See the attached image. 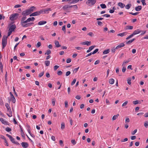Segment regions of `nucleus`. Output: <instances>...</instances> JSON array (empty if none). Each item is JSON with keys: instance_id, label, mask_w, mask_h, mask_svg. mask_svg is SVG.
<instances>
[{"instance_id": "obj_1", "label": "nucleus", "mask_w": 148, "mask_h": 148, "mask_svg": "<svg viewBox=\"0 0 148 148\" xmlns=\"http://www.w3.org/2000/svg\"><path fill=\"white\" fill-rule=\"evenodd\" d=\"M72 6L69 5H66L63 6L62 9L65 11V12H69L71 9Z\"/></svg>"}, {"instance_id": "obj_2", "label": "nucleus", "mask_w": 148, "mask_h": 148, "mask_svg": "<svg viewBox=\"0 0 148 148\" xmlns=\"http://www.w3.org/2000/svg\"><path fill=\"white\" fill-rule=\"evenodd\" d=\"M18 15L19 14L17 13L11 14L10 16V19L12 21L16 19Z\"/></svg>"}, {"instance_id": "obj_3", "label": "nucleus", "mask_w": 148, "mask_h": 148, "mask_svg": "<svg viewBox=\"0 0 148 148\" xmlns=\"http://www.w3.org/2000/svg\"><path fill=\"white\" fill-rule=\"evenodd\" d=\"M96 3V1L95 0H88L86 2L88 5L90 6L93 5Z\"/></svg>"}, {"instance_id": "obj_4", "label": "nucleus", "mask_w": 148, "mask_h": 148, "mask_svg": "<svg viewBox=\"0 0 148 148\" xmlns=\"http://www.w3.org/2000/svg\"><path fill=\"white\" fill-rule=\"evenodd\" d=\"M29 11L28 9L23 11L22 13V15L23 16H27L30 14Z\"/></svg>"}, {"instance_id": "obj_5", "label": "nucleus", "mask_w": 148, "mask_h": 148, "mask_svg": "<svg viewBox=\"0 0 148 148\" xmlns=\"http://www.w3.org/2000/svg\"><path fill=\"white\" fill-rule=\"evenodd\" d=\"M33 24H34L33 23H23L21 24V25L23 27H26L30 26Z\"/></svg>"}, {"instance_id": "obj_6", "label": "nucleus", "mask_w": 148, "mask_h": 148, "mask_svg": "<svg viewBox=\"0 0 148 148\" xmlns=\"http://www.w3.org/2000/svg\"><path fill=\"white\" fill-rule=\"evenodd\" d=\"M26 16H23L21 21V24L23 23H27V22H25L27 20L25 21L26 19Z\"/></svg>"}, {"instance_id": "obj_7", "label": "nucleus", "mask_w": 148, "mask_h": 148, "mask_svg": "<svg viewBox=\"0 0 148 148\" xmlns=\"http://www.w3.org/2000/svg\"><path fill=\"white\" fill-rule=\"evenodd\" d=\"M0 121L4 125H9V123L8 122L6 121H5L4 119L0 117Z\"/></svg>"}, {"instance_id": "obj_8", "label": "nucleus", "mask_w": 148, "mask_h": 148, "mask_svg": "<svg viewBox=\"0 0 148 148\" xmlns=\"http://www.w3.org/2000/svg\"><path fill=\"white\" fill-rule=\"evenodd\" d=\"M10 94L11 97V99L12 100L13 103H15L16 101V100L15 99L13 95L12 92H10Z\"/></svg>"}, {"instance_id": "obj_9", "label": "nucleus", "mask_w": 148, "mask_h": 148, "mask_svg": "<svg viewBox=\"0 0 148 148\" xmlns=\"http://www.w3.org/2000/svg\"><path fill=\"white\" fill-rule=\"evenodd\" d=\"M91 42L90 41H86L80 43L82 45H86L87 46H89L91 45Z\"/></svg>"}, {"instance_id": "obj_10", "label": "nucleus", "mask_w": 148, "mask_h": 148, "mask_svg": "<svg viewBox=\"0 0 148 148\" xmlns=\"http://www.w3.org/2000/svg\"><path fill=\"white\" fill-rule=\"evenodd\" d=\"M21 144L24 148H27L29 146L27 142H22Z\"/></svg>"}, {"instance_id": "obj_11", "label": "nucleus", "mask_w": 148, "mask_h": 148, "mask_svg": "<svg viewBox=\"0 0 148 148\" xmlns=\"http://www.w3.org/2000/svg\"><path fill=\"white\" fill-rule=\"evenodd\" d=\"M44 11V13L45 14H48L49 12V11H51V8H47L45 9H43Z\"/></svg>"}, {"instance_id": "obj_12", "label": "nucleus", "mask_w": 148, "mask_h": 148, "mask_svg": "<svg viewBox=\"0 0 148 148\" xmlns=\"http://www.w3.org/2000/svg\"><path fill=\"white\" fill-rule=\"evenodd\" d=\"M16 28V26L15 24L12 25L10 27L9 31H11L12 32L14 31V29Z\"/></svg>"}, {"instance_id": "obj_13", "label": "nucleus", "mask_w": 148, "mask_h": 148, "mask_svg": "<svg viewBox=\"0 0 148 148\" xmlns=\"http://www.w3.org/2000/svg\"><path fill=\"white\" fill-rule=\"evenodd\" d=\"M141 32H142L141 30H140L139 29H138L137 30H135L133 33V34L134 35L137 34H139Z\"/></svg>"}, {"instance_id": "obj_14", "label": "nucleus", "mask_w": 148, "mask_h": 148, "mask_svg": "<svg viewBox=\"0 0 148 148\" xmlns=\"http://www.w3.org/2000/svg\"><path fill=\"white\" fill-rule=\"evenodd\" d=\"M125 46L124 43H121L120 45L117 46L116 47L115 49H118L121 47H123Z\"/></svg>"}, {"instance_id": "obj_15", "label": "nucleus", "mask_w": 148, "mask_h": 148, "mask_svg": "<svg viewBox=\"0 0 148 148\" xmlns=\"http://www.w3.org/2000/svg\"><path fill=\"white\" fill-rule=\"evenodd\" d=\"M39 15L38 12V11H36L35 12H34L32 14H31L29 15L30 16H38Z\"/></svg>"}, {"instance_id": "obj_16", "label": "nucleus", "mask_w": 148, "mask_h": 148, "mask_svg": "<svg viewBox=\"0 0 148 148\" xmlns=\"http://www.w3.org/2000/svg\"><path fill=\"white\" fill-rule=\"evenodd\" d=\"M47 22V21H40L38 23V25H42L46 24Z\"/></svg>"}, {"instance_id": "obj_17", "label": "nucleus", "mask_w": 148, "mask_h": 148, "mask_svg": "<svg viewBox=\"0 0 148 148\" xmlns=\"http://www.w3.org/2000/svg\"><path fill=\"white\" fill-rule=\"evenodd\" d=\"M35 19V18L34 17H29L27 19V21L25 22L27 23V22H30L31 21H34Z\"/></svg>"}, {"instance_id": "obj_18", "label": "nucleus", "mask_w": 148, "mask_h": 148, "mask_svg": "<svg viewBox=\"0 0 148 148\" xmlns=\"http://www.w3.org/2000/svg\"><path fill=\"white\" fill-rule=\"evenodd\" d=\"M55 44L56 47H61V45L59 44V42L58 40L55 41Z\"/></svg>"}, {"instance_id": "obj_19", "label": "nucleus", "mask_w": 148, "mask_h": 148, "mask_svg": "<svg viewBox=\"0 0 148 148\" xmlns=\"http://www.w3.org/2000/svg\"><path fill=\"white\" fill-rule=\"evenodd\" d=\"M127 32H124L121 33H119L117 34V36H120L121 37H123L124 36L126 35L127 34Z\"/></svg>"}, {"instance_id": "obj_20", "label": "nucleus", "mask_w": 148, "mask_h": 148, "mask_svg": "<svg viewBox=\"0 0 148 148\" xmlns=\"http://www.w3.org/2000/svg\"><path fill=\"white\" fill-rule=\"evenodd\" d=\"M118 5L120 8H123L125 6V5L121 2H119L118 3Z\"/></svg>"}, {"instance_id": "obj_21", "label": "nucleus", "mask_w": 148, "mask_h": 148, "mask_svg": "<svg viewBox=\"0 0 148 148\" xmlns=\"http://www.w3.org/2000/svg\"><path fill=\"white\" fill-rule=\"evenodd\" d=\"M142 9V6H138L135 8V10L136 11H139Z\"/></svg>"}, {"instance_id": "obj_22", "label": "nucleus", "mask_w": 148, "mask_h": 148, "mask_svg": "<svg viewBox=\"0 0 148 148\" xmlns=\"http://www.w3.org/2000/svg\"><path fill=\"white\" fill-rule=\"evenodd\" d=\"M36 7H35L33 6L31 7L28 10H29V12L31 14L32 12L34 11V9Z\"/></svg>"}, {"instance_id": "obj_23", "label": "nucleus", "mask_w": 148, "mask_h": 148, "mask_svg": "<svg viewBox=\"0 0 148 148\" xmlns=\"http://www.w3.org/2000/svg\"><path fill=\"white\" fill-rule=\"evenodd\" d=\"M2 49H4L5 47L6 46L7 44V41L2 42Z\"/></svg>"}, {"instance_id": "obj_24", "label": "nucleus", "mask_w": 148, "mask_h": 148, "mask_svg": "<svg viewBox=\"0 0 148 148\" xmlns=\"http://www.w3.org/2000/svg\"><path fill=\"white\" fill-rule=\"evenodd\" d=\"M114 80L112 78L110 79L109 81V83L111 84H112L114 82Z\"/></svg>"}, {"instance_id": "obj_25", "label": "nucleus", "mask_w": 148, "mask_h": 148, "mask_svg": "<svg viewBox=\"0 0 148 148\" xmlns=\"http://www.w3.org/2000/svg\"><path fill=\"white\" fill-rule=\"evenodd\" d=\"M38 12L39 15L41 14H45L44 13V11L43 9L40 10L39 11H38Z\"/></svg>"}, {"instance_id": "obj_26", "label": "nucleus", "mask_w": 148, "mask_h": 148, "mask_svg": "<svg viewBox=\"0 0 148 148\" xmlns=\"http://www.w3.org/2000/svg\"><path fill=\"white\" fill-rule=\"evenodd\" d=\"M119 116V114H117L116 115H114L112 118V119L113 120H116Z\"/></svg>"}, {"instance_id": "obj_27", "label": "nucleus", "mask_w": 148, "mask_h": 148, "mask_svg": "<svg viewBox=\"0 0 148 148\" xmlns=\"http://www.w3.org/2000/svg\"><path fill=\"white\" fill-rule=\"evenodd\" d=\"M8 38V37L5 36H3L2 39V42H5L7 41V38Z\"/></svg>"}, {"instance_id": "obj_28", "label": "nucleus", "mask_w": 148, "mask_h": 148, "mask_svg": "<svg viewBox=\"0 0 148 148\" xmlns=\"http://www.w3.org/2000/svg\"><path fill=\"white\" fill-rule=\"evenodd\" d=\"M56 101V99L54 98H53L52 99V103L53 106H54L55 105Z\"/></svg>"}, {"instance_id": "obj_29", "label": "nucleus", "mask_w": 148, "mask_h": 148, "mask_svg": "<svg viewBox=\"0 0 148 148\" xmlns=\"http://www.w3.org/2000/svg\"><path fill=\"white\" fill-rule=\"evenodd\" d=\"M0 68L1 71L2 73H3V66L2 62H0Z\"/></svg>"}, {"instance_id": "obj_30", "label": "nucleus", "mask_w": 148, "mask_h": 148, "mask_svg": "<svg viewBox=\"0 0 148 148\" xmlns=\"http://www.w3.org/2000/svg\"><path fill=\"white\" fill-rule=\"evenodd\" d=\"M133 104L134 105H136L137 104H138V103L140 104L141 103V102H139V101L138 100H136V101H133Z\"/></svg>"}, {"instance_id": "obj_31", "label": "nucleus", "mask_w": 148, "mask_h": 148, "mask_svg": "<svg viewBox=\"0 0 148 148\" xmlns=\"http://www.w3.org/2000/svg\"><path fill=\"white\" fill-rule=\"evenodd\" d=\"M110 52V50L109 49H108L107 50H105L103 52V54H106Z\"/></svg>"}, {"instance_id": "obj_32", "label": "nucleus", "mask_w": 148, "mask_h": 148, "mask_svg": "<svg viewBox=\"0 0 148 148\" xmlns=\"http://www.w3.org/2000/svg\"><path fill=\"white\" fill-rule=\"evenodd\" d=\"M131 6L132 5L131 4H128L125 6V8L127 9H129L130 8Z\"/></svg>"}, {"instance_id": "obj_33", "label": "nucleus", "mask_w": 148, "mask_h": 148, "mask_svg": "<svg viewBox=\"0 0 148 148\" xmlns=\"http://www.w3.org/2000/svg\"><path fill=\"white\" fill-rule=\"evenodd\" d=\"M65 124L64 122L62 123L61 126V128L62 130H63L65 128Z\"/></svg>"}, {"instance_id": "obj_34", "label": "nucleus", "mask_w": 148, "mask_h": 148, "mask_svg": "<svg viewBox=\"0 0 148 148\" xmlns=\"http://www.w3.org/2000/svg\"><path fill=\"white\" fill-rule=\"evenodd\" d=\"M45 64L46 66H49L50 64V61L49 60H46L45 61Z\"/></svg>"}, {"instance_id": "obj_35", "label": "nucleus", "mask_w": 148, "mask_h": 148, "mask_svg": "<svg viewBox=\"0 0 148 148\" xmlns=\"http://www.w3.org/2000/svg\"><path fill=\"white\" fill-rule=\"evenodd\" d=\"M51 53V51L50 49H48L47 51L45 53V55H49Z\"/></svg>"}, {"instance_id": "obj_36", "label": "nucleus", "mask_w": 148, "mask_h": 148, "mask_svg": "<svg viewBox=\"0 0 148 148\" xmlns=\"http://www.w3.org/2000/svg\"><path fill=\"white\" fill-rule=\"evenodd\" d=\"M101 8L103 9H104L106 8V5L105 4H101L100 5Z\"/></svg>"}, {"instance_id": "obj_37", "label": "nucleus", "mask_w": 148, "mask_h": 148, "mask_svg": "<svg viewBox=\"0 0 148 148\" xmlns=\"http://www.w3.org/2000/svg\"><path fill=\"white\" fill-rule=\"evenodd\" d=\"M126 29H133V27L132 26L127 25L126 26Z\"/></svg>"}, {"instance_id": "obj_38", "label": "nucleus", "mask_w": 148, "mask_h": 148, "mask_svg": "<svg viewBox=\"0 0 148 148\" xmlns=\"http://www.w3.org/2000/svg\"><path fill=\"white\" fill-rule=\"evenodd\" d=\"M79 68V67H77V68H75L74 69H73V73H76L77 72V71H78Z\"/></svg>"}, {"instance_id": "obj_39", "label": "nucleus", "mask_w": 148, "mask_h": 148, "mask_svg": "<svg viewBox=\"0 0 148 148\" xmlns=\"http://www.w3.org/2000/svg\"><path fill=\"white\" fill-rule=\"evenodd\" d=\"M144 125L146 128H147L148 126V121H146L145 122V123H144Z\"/></svg>"}, {"instance_id": "obj_40", "label": "nucleus", "mask_w": 148, "mask_h": 148, "mask_svg": "<svg viewBox=\"0 0 148 148\" xmlns=\"http://www.w3.org/2000/svg\"><path fill=\"white\" fill-rule=\"evenodd\" d=\"M134 35L132 33L128 37H127L126 38V40H128L130 38H132Z\"/></svg>"}, {"instance_id": "obj_41", "label": "nucleus", "mask_w": 148, "mask_h": 148, "mask_svg": "<svg viewBox=\"0 0 148 148\" xmlns=\"http://www.w3.org/2000/svg\"><path fill=\"white\" fill-rule=\"evenodd\" d=\"M130 60H128L127 61H126L124 62H123V63L122 64V66H125V64L128 63L130 62Z\"/></svg>"}, {"instance_id": "obj_42", "label": "nucleus", "mask_w": 148, "mask_h": 148, "mask_svg": "<svg viewBox=\"0 0 148 148\" xmlns=\"http://www.w3.org/2000/svg\"><path fill=\"white\" fill-rule=\"evenodd\" d=\"M6 136L9 138L10 140H11L12 139H13V138L12 136H11L8 134H6Z\"/></svg>"}, {"instance_id": "obj_43", "label": "nucleus", "mask_w": 148, "mask_h": 148, "mask_svg": "<svg viewBox=\"0 0 148 148\" xmlns=\"http://www.w3.org/2000/svg\"><path fill=\"white\" fill-rule=\"evenodd\" d=\"M5 130L7 132H9L12 130L11 129L8 127H6L5 129Z\"/></svg>"}, {"instance_id": "obj_44", "label": "nucleus", "mask_w": 148, "mask_h": 148, "mask_svg": "<svg viewBox=\"0 0 148 148\" xmlns=\"http://www.w3.org/2000/svg\"><path fill=\"white\" fill-rule=\"evenodd\" d=\"M95 47V46L94 45V46H92L90 47L89 48V50L91 51Z\"/></svg>"}, {"instance_id": "obj_45", "label": "nucleus", "mask_w": 148, "mask_h": 148, "mask_svg": "<svg viewBox=\"0 0 148 148\" xmlns=\"http://www.w3.org/2000/svg\"><path fill=\"white\" fill-rule=\"evenodd\" d=\"M72 6V8H74V10L75 9H77L78 8V7L76 5H71Z\"/></svg>"}, {"instance_id": "obj_46", "label": "nucleus", "mask_w": 148, "mask_h": 148, "mask_svg": "<svg viewBox=\"0 0 148 148\" xmlns=\"http://www.w3.org/2000/svg\"><path fill=\"white\" fill-rule=\"evenodd\" d=\"M98 50L99 49H96L92 52V54H94L97 52Z\"/></svg>"}, {"instance_id": "obj_47", "label": "nucleus", "mask_w": 148, "mask_h": 148, "mask_svg": "<svg viewBox=\"0 0 148 148\" xmlns=\"http://www.w3.org/2000/svg\"><path fill=\"white\" fill-rule=\"evenodd\" d=\"M41 43L40 42H38L36 45V47H39L41 46Z\"/></svg>"}, {"instance_id": "obj_48", "label": "nucleus", "mask_w": 148, "mask_h": 148, "mask_svg": "<svg viewBox=\"0 0 148 148\" xmlns=\"http://www.w3.org/2000/svg\"><path fill=\"white\" fill-rule=\"evenodd\" d=\"M129 13L130 14H131L132 15H137L138 13H139V12H136V13H133V12H129Z\"/></svg>"}, {"instance_id": "obj_49", "label": "nucleus", "mask_w": 148, "mask_h": 148, "mask_svg": "<svg viewBox=\"0 0 148 148\" xmlns=\"http://www.w3.org/2000/svg\"><path fill=\"white\" fill-rule=\"evenodd\" d=\"M62 30L64 31V33H65L66 32V26L65 25H64V26H63V27H62Z\"/></svg>"}, {"instance_id": "obj_50", "label": "nucleus", "mask_w": 148, "mask_h": 148, "mask_svg": "<svg viewBox=\"0 0 148 148\" xmlns=\"http://www.w3.org/2000/svg\"><path fill=\"white\" fill-rule=\"evenodd\" d=\"M44 71H43L42 72L40 73L39 74L38 77H42L44 74Z\"/></svg>"}, {"instance_id": "obj_51", "label": "nucleus", "mask_w": 148, "mask_h": 148, "mask_svg": "<svg viewBox=\"0 0 148 148\" xmlns=\"http://www.w3.org/2000/svg\"><path fill=\"white\" fill-rule=\"evenodd\" d=\"M7 109L8 111L9 112V113L10 114H12V112L11 111V110L10 107L9 108H7Z\"/></svg>"}, {"instance_id": "obj_52", "label": "nucleus", "mask_w": 148, "mask_h": 148, "mask_svg": "<svg viewBox=\"0 0 148 148\" xmlns=\"http://www.w3.org/2000/svg\"><path fill=\"white\" fill-rule=\"evenodd\" d=\"M76 81V79H73V81L71 83V85L72 86H73V85L75 83V82Z\"/></svg>"}, {"instance_id": "obj_53", "label": "nucleus", "mask_w": 148, "mask_h": 148, "mask_svg": "<svg viewBox=\"0 0 148 148\" xmlns=\"http://www.w3.org/2000/svg\"><path fill=\"white\" fill-rule=\"evenodd\" d=\"M128 101H125V102H124L122 105V107H124V106H126L127 103H128Z\"/></svg>"}, {"instance_id": "obj_54", "label": "nucleus", "mask_w": 148, "mask_h": 148, "mask_svg": "<svg viewBox=\"0 0 148 148\" xmlns=\"http://www.w3.org/2000/svg\"><path fill=\"white\" fill-rule=\"evenodd\" d=\"M7 71H6L5 74V80L6 81L7 80Z\"/></svg>"}, {"instance_id": "obj_55", "label": "nucleus", "mask_w": 148, "mask_h": 148, "mask_svg": "<svg viewBox=\"0 0 148 148\" xmlns=\"http://www.w3.org/2000/svg\"><path fill=\"white\" fill-rule=\"evenodd\" d=\"M71 58H68L66 60V63H69L71 62Z\"/></svg>"}, {"instance_id": "obj_56", "label": "nucleus", "mask_w": 148, "mask_h": 148, "mask_svg": "<svg viewBox=\"0 0 148 148\" xmlns=\"http://www.w3.org/2000/svg\"><path fill=\"white\" fill-rule=\"evenodd\" d=\"M131 78H129L127 79V83L129 85H130L131 84Z\"/></svg>"}, {"instance_id": "obj_57", "label": "nucleus", "mask_w": 148, "mask_h": 148, "mask_svg": "<svg viewBox=\"0 0 148 148\" xmlns=\"http://www.w3.org/2000/svg\"><path fill=\"white\" fill-rule=\"evenodd\" d=\"M76 38V36H73V37H71L70 38V40L71 41H72L74 39H75Z\"/></svg>"}, {"instance_id": "obj_58", "label": "nucleus", "mask_w": 148, "mask_h": 148, "mask_svg": "<svg viewBox=\"0 0 148 148\" xmlns=\"http://www.w3.org/2000/svg\"><path fill=\"white\" fill-rule=\"evenodd\" d=\"M103 17L105 16L106 17H109L110 16V15L109 14H105L102 16Z\"/></svg>"}, {"instance_id": "obj_59", "label": "nucleus", "mask_w": 148, "mask_h": 148, "mask_svg": "<svg viewBox=\"0 0 148 148\" xmlns=\"http://www.w3.org/2000/svg\"><path fill=\"white\" fill-rule=\"evenodd\" d=\"M59 67V66L57 65L55 66L54 67V69L55 71H56Z\"/></svg>"}, {"instance_id": "obj_60", "label": "nucleus", "mask_w": 148, "mask_h": 148, "mask_svg": "<svg viewBox=\"0 0 148 148\" xmlns=\"http://www.w3.org/2000/svg\"><path fill=\"white\" fill-rule=\"evenodd\" d=\"M87 35L92 37L93 36V34L92 32H90L87 34Z\"/></svg>"}, {"instance_id": "obj_61", "label": "nucleus", "mask_w": 148, "mask_h": 148, "mask_svg": "<svg viewBox=\"0 0 148 148\" xmlns=\"http://www.w3.org/2000/svg\"><path fill=\"white\" fill-rule=\"evenodd\" d=\"M71 143L73 145H75L76 144V142L75 140H72L71 141Z\"/></svg>"}, {"instance_id": "obj_62", "label": "nucleus", "mask_w": 148, "mask_h": 148, "mask_svg": "<svg viewBox=\"0 0 148 148\" xmlns=\"http://www.w3.org/2000/svg\"><path fill=\"white\" fill-rule=\"evenodd\" d=\"M69 119H70V122L71 125H72L73 124V120L71 119V118L70 117L69 118Z\"/></svg>"}, {"instance_id": "obj_63", "label": "nucleus", "mask_w": 148, "mask_h": 148, "mask_svg": "<svg viewBox=\"0 0 148 148\" xmlns=\"http://www.w3.org/2000/svg\"><path fill=\"white\" fill-rule=\"evenodd\" d=\"M71 74V72L70 71H67L66 73V75L67 76Z\"/></svg>"}, {"instance_id": "obj_64", "label": "nucleus", "mask_w": 148, "mask_h": 148, "mask_svg": "<svg viewBox=\"0 0 148 148\" xmlns=\"http://www.w3.org/2000/svg\"><path fill=\"white\" fill-rule=\"evenodd\" d=\"M97 24L99 26H101L102 25V23L100 21H98Z\"/></svg>"}]
</instances>
